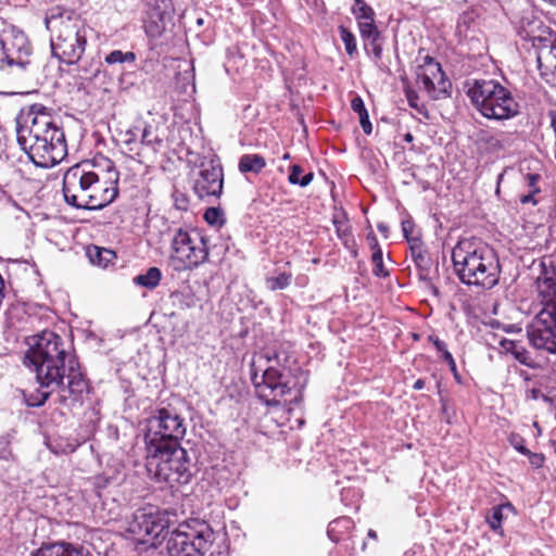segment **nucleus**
<instances>
[{
	"instance_id": "f257e3e1",
	"label": "nucleus",
	"mask_w": 556,
	"mask_h": 556,
	"mask_svg": "<svg viewBox=\"0 0 556 556\" xmlns=\"http://www.w3.org/2000/svg\"><path fill=\"white\" fill-rule=\"evenodd\" d=\"M23 364L35 374L41 390L31 395L29 405L42 406L53 391L59 403L72 407L81 403L89 392L77 358L65 349L63 339L53 331H42L27 339Z\"/></svg>"
},
{
	"instance_id": "f03ea898",
	"label": "nucleus",
	"mask_w": 556,
	"mask_h": 556,
	"mask_svg": "<svg viewBox=\"0 0 556 556\" xmlns=\"http://www.w3.org/2000/svg\"><path fill=\"white\" fill-rule=\"evenodd\" d=\"M17 142L38 167H53L67 155L65 134L59 119L41 104L31 105L24 124H18Z\"/></svg>"
},
{
	"instance_id": "7ed1b4c3",
	"label": "nucleus",
	"mask_w": 556,
	"mask_h": 556,
	"mask_svg": "<svg viewBox=\"0 0 556 556\" xmlns=\"http://www.w3.org/2000/svg\"><path fill=\"white\" fill-rule=\"evenodd\" d=\"M454 270L468 286L492 289L498 283L501 265L495 251L477 238H465L452 250Z\"/></svg>"
},
{
	"instance_id": "20e7f679",
	"label": "nucleus",
	"mask_w": 556,
	"mask_h": 556,
	"mask_svg": "<svg viewBox=\"0 0 556 556\" xmlns=\"http://www.w3.org/2000/svg\"><path fill=\"white\" fill-rule=\"evenodd\" d=\"M536 290L541 311L527 327L530 343L538 350L556 353V269L545 260L539 263Z\"/></svg>"
},
{
	"instance_id": "39448f33",
	"label": "nucleus",
	"mask_w": 556,
	"mask_h": 556,
	"mask_svg": "<svg viewBox=\"0 0 556 556\" xmlns=\"http://www.w3.org/2000/svg\"><path fill=\"white\" fill-rule=\"evenodd\" d=\"M265 359L267 366L260 368L262 375H258V368L255 363L251 366V380L255 389L256 396L268 406H278L280 400L293 389H296V393L301 395L303 388L307 382L306 375L300 369L296 370L300 374V378L295 382H291L285 369L276 367L279 365L278 354L273 352L260 355L258 362Z\"/></svg>"
},
{
	"instance_id": "423d86ee",
	"label": "nucleus",
	"mask_w": 556,
	"mask_h": 556,
	"mask_svg": "<svg viewBox=\"0 0 556 556\" xmlns=\"http://www.w3.org/2000/svg\"><path fill=\"white\" fill-rule=\"evenodd\" d=\"M467 96L484 117L507 121L519 115L520 105L511 91L494 79H475L467 83Z\"/></svg>"
},
{
	"instance_id": "0eeeda50",
	"label": "nucleus",
	"mask_w": 556,
	"mask_h": 556,
	"mask_svg": "<svg viewBox=\"0 0 556 556\" xmlns=\"http://www.w3.org/2000/svg\"><path fill=\"white\" fill-rule=\"evenodd\" d=\"M146 469L152 480L170 485L187 484L192 477L188 452L181 444L146 452Z\"/></svg>"
},
{
	"instance_id": "6e6552de",
	"label": "nucleus",
	"mask_w": 556,
	"mask_h": 556,
	"mask_svg": "<svg viewBox=\"0 0 556 556\" xmlns=\"http://www.w3.org/2000/svg\"><path fill=\"white\" fill-rule=\"evenodd\" d=\"M215 532L204 520L190 519L178 525L166 539L167 556H205L212 553Z\"/></svg>"
},
{
	"instance_id": "1a4fd4ad",
	"label": "nucleus",
	"mask_w": 556,
	"mask_h": 556,
	"mask_svg": "<svg viewBox=\"0 0 556 556\" xmlns=\"http://www.w3.org/2000/svg\"><path fill=\"white\" fill-rule=\"evenodd\" d=\"M47 27L52 28L51 49L54 56L63 63H77L86 48V29L77 17L60 16L47 21Z\"/></svg>"
},
{
	"instance_id": "9d476101",
	"label": "nucleus",
	"mask_w": 556,
	"mask_h": 556,
	"mask_svg": "<svg viewBox=\"0 0 556 556\" xmlns=\"http://www.w3.org/2000/svg\"><path fill=\"white\" fill-rule=\"evenodd\" d=\"M208 238L194 228H176L170 240V262L175 270H192L208 261Z\"/></svg>"
},
{
	"instance_id": "9b49d317",
	"label": "nucleus",
	"mask_w": 556,
	"mask_h": 556,
	"mask_svg": "<svg viewBox=\"0 0 556 556\" xmlns=\"http://www.w3.org/2000/svg\"><path fill=\"white\" fill-rule=\"evenodd\" d=\"M187 431L185 419L173 408H161L148 419L144 434L146 452L163 446H177Z\"/></svg>"
},
{
	"instance_id": "f8f14e48",
	"label": "nucleus",
	"mask_w": 556,
	"mask_h": 556,
	"mask_svg": "<svg viewBox=\"0 0 556 556\" xmlns=\"http://www.w3.org/2000/svg\"><path fill=\"white\" fill-rule=\"evenodd\" d=\"M30 47L25 34L15 27H9L0 34V67L8 66L25 68L29 63Z\"/></svg>"
},
{
	"instance_id": "ddd939ff",
	"label": "nucleus",
	"mask_w": 556,
	"mask_h": 556,
	"mask_svg": "<svg viewBox=\"0 0 556 556\" xmlns=\"http://www.w3.org/2000/svg\"><path fill=\"white\" fill-rule=\"evenodd\" d=\"M96 174L88 169V164H77L65 172L62 190L67 204L80 208Z\"/></svg>"
},
{
	"instance_id": "4468645a",
	"label": "nucleus",
	"mask_w": 556,
	"mask_h": 556,
	"mask_svg": "<svg viewBox=\"0 0 556 556\" xmlns=\"http://www.w3.org/2000/svg\"><path fill=\"white\" fill-rule=\"evenodd\" d=\"M106 172V179L101 178L98 174L94 176V181L91 184L87 199L83 202L80 208L86 210H101L112 203L118 194V179L119 174L109 162Z\"/></svg>"
},
{
	"instance_id": "2eb2a0df",
	"label": "nucleus",
	"mask_w": 556,
	"mask_h": 556,
	"mask_svg": "<svg viewBox=\"0 0 556 556\" xmlns=\"http://www.w3.org/2000/svg\"><path fill=\"white\" fill-rule=\"evenodd\" d=\"M416 76L417 83L431 98L440 99L448 93L451 81L445 77L440 63L432 56L422 58V63L416 68Z\"/></svg>"
},
{
	"instance_id": "dca6fc26",
	"label": "nucleus",
	"mask_w": 556,
	"mask_h": 556,
	"mask_svg": "<svg viewBox=\"0 0 556 556\" xmlns=\"http://www.w3.org/2000/svg\"><path fill=\"white\" fill-rule=\"evenodd\" d=\"M223 168L217 161L202 162L198 177L194 179L193 190L200 199L205 197H219L223 192Z\"/></svg>"
},
{
	"instance_id": "f3484780",
	"label": "nucleus",
	"mask_w": 556,
	"mask_h": 556,
	"mask_svg": "<svg viewBox=\"0 0 556 556\" xmlns=\"http://www.w3.org/2000/svg\"><path fill=\"white\" fill-rule=\"evenodd\" d=\"M152 519V511L138 510L134 514L131 521L128 526V531L142 543H149L148 534L150 521Z\"/></svg>"
},
{
	"instance_id": "a211bd4d",
	"label": "nucleus",
	"mask_w": 556,
	"mask_h": 556,
	"mask_svg": "<svg viewBox=\"0 0 556 556\" xmlns=\"http://www.w3.org/2000/svg\"><path fill=\"white\" fill-rule=\"evenodd\" d=\"M354 522L350 517H340L332 520L328 526V536L333 542H344L352 539Z\"/></svg>"
},
{
	"instance_id": "6ab92c4d",
	"label": "nucleus",
	"mask_w": 556,
	"mask_h": 556,
	"mask_svg": "<svg viewBox=\"0 0 556 556\" xmlns=\"http://www.w3.org/2000/svg\"><path fill=\"white\" fill-rule=\"evenodd\" d=\"M500 345L505 353H510L520 364L532 367L533 359L521 342L501 339Z\"/></svg>"
},
{
	"instance_id": "aec40b11",
	"label": "nucleus",
	"mask_w": 556,
	"mask_h": 556,
	"mask_svg": "<svg viewBox=\"0 0 556 556\" xmlns=\"http://www.w3.org/2000/svg\"><path fill=\"white\" fill-rule=\"evenodd\" d=\"M169 529V520L167 518V511H156L152 513V519L150 521L148 540H152L151 544L155 543L153 540L159 539L165 532H168Z\"/></svg>"
},
{
	"instance_id": "412c9836",
	"label": "nucleus",
	"mask_w": 556,
	"mask_h": 556,
	"mask_svg": "<svg viewBox=\"0 0 556 556\" xmlns=\"http://www.w3.org/2000/svg\"><path fill=\"white\" fill-rule=\"evenodd\" d=\"M144 14L170 18L174 14L172 0H144Z\"/></svg>"
},
{
	"instance_id": "4be33fe9",
	"label": "nucleus",
	"mask_w": 556,
	"mask_h": 556,
	"mask_svg": "<svg viewBox=\"0 0 556 556\" xmlns=\"http://www.w3.org/2000/svg\"><path fill=\"white\" fill-rule=\"evenodd\" d=\"M169 18L153 16L144 14L142 18L143 29L148 37L159 38L163 35L166 28V23Z\"/></svg>"
},
{
	"instance_id": "5701e85b",
	"label": "nucleus",
	"mask_w": 556,
	"mask_h": 556,
	"mask_svg": "<svg viewBox=\"0 0 556 556\" xmlns=\"http://www.w3.org/2000/svg\"><path fill=\"white\" fill-rule=\"evenodd\" d=\"M266 166L265 159L260 154H243L239 160V170L241 173H261Z\"/></svg>"
},
{
	"instance_id": "b1692460",
	"label": "nucleus",
	"mask_w": 556,
	"mask_h": 556,
	"mask_svg": "<svg viewBox=\"0 0 556 556\" xmlns=\"http://www.w3.org/2000/svg\"><path fill=\"white\" fill-rule=\"evenodd\" d=\"M161 279L162 271L160 268L150 267L147 273L134 277L132 281L137 286L152 290L160 285Z\"/></svg>"
},
{
	"instance_id": "393cba45",
	"label": "nucleus",
	"mask_w": 556,
	"mask_h": 556,
	"mask_svg": "<svg viewBox=\"0 0 556 556\" xmlns=\"http://www.w3.org/2000/svg\"><path fill=\"white\" fill-rule=\"evenodd\" d=\"M141 144L147 146L154 152H157L163 146V139L157 134V128L151 124H147L142 129Z\"/></svg>"
},
{
	"instance_id": "a878e982",
	"label": "nucleus",
	"mask_w": 556,
	"mask_h": 556,
	"mask_svg": "<svg viewBox=\"0 0 556 556\" xmlns=\"http://www.w3.org/2000/svg\"><path fill=\"white\" fill-rule=\"evenodd\" d=\"M514 511V507L510 503L497 505L492 507L489 515L486 516V522L490 528L494 531H497L502 528V521L504 519V511Z\"/></svg>"
},
{
	"instance_id": "bb28decb",
	"label": "nucleus",
	"mask_w": 556,
	"mask_h": 556,
	"mask_svg": "<svg viewBox=\"0 0 556 556\" xmlns=\"http://www.w3.org/2000/svg\"><path fill=\"white\" fill-rule=\"evenodd\" d=\"M292 281L291 273H279L277 276H268L265 278V286L270 291L283 290L290 286Z\"/></svg>"
},
{
	"instance_id": "cd10ccee",
	"label": "nucleus",
	"mask_w": 556,
	"mask_h": 556,
	"mask_svg": "<svg viewBox=\"0 0 556 556\" xmlns=\"http://www.w3.org/2000/svg\"><path fill=\"white\" fill-rule=\"evenodd\" d=\"M409 250L417 269L426 265H432L430 257L422 248L421 240H413V245L409 247Z\"/></svg>"
},
{
	"instance_id": "c85d7f7f",
	"label": "nucleus",
	"mask_w": 556,
	"mask_h": 556,
	"mask_svg": "<svg viewBox=\"0 0 556 556\" xmlns=\"http://www.w3.org/2000/svg\"><path fill=\"white\" fill-rule=\"evenodd\" d=\"M314 174L312 172L303 174V168L300 165L294 164L291 166L288 180L291 185L306 187L312 182Z\"/></svg>"
},
{
	"instance_id": "c756f323",
	"label": "nucleus",
	"mask_w": 556,
	"mask_h": 556,
	"mask_svg": "<svg viewBox=\"0 0 556 556\" xmlns=\"http://www.w3.org/2000/svg\"><path fill=\"white\" fill-rule=\"evenodd\" d=\"M104 61L109 65L135 63L136 54L132 51L123 52L121 50H113L105 55Z\"/></svg>"
},
{
	"instance_id": "7c9ffc66",
	"label": "nucleus",
	"mask_w": 556,
	"mask_h": 556,
	"mask_svg": "<svg viewBox=\"0 0 556 556\" xmlns=\"http://www.w3.org/2000/svg\"><path fill=\"white\" fill-rule=\"evenodd\" d=\"M357 24H358L359 35H361L363 41L371 39V38H380L381 37V34L375 24V17L367 20V21L361 20V22H357Z\"/></svg>"
},
{
	"instance_id": "2f4dec72",
	"label": "nucleus",
	"mask_w": 556,
	"mask_h": 556,
	"mask_svg": "<svg viewBox=\"0 0 556 556\" xmlns=\"http://www.w3.org/2000/svg\"><path fill=\"white\" fill-rule=\"evenodd\" d=\"M352 13L357 22L367 21L375 17L374 10L364 0H354Z\"/></svg>"
},
{
	"instance_id": "473e14b6",
	"label": "nucleus",
	"mask_w": 556,
	"mask_h": 556,
	"mask_svg": "<svg viewBox=\"0 0 556 556\" xmlns=\"http://www.w3.org/2000/svg\"><path fill=\"white\" fill-rule=\"evenodd\" d=\"M89 257L92 263H94L99 266H102V267H106L109 265V263H111L112 260L115 257V254L111 250L100 249V248L96 247L94 253L90 252Z\"/></svg>"
},
{
	"instance_id": "72a5a7b5",
	"label": "nucleus",
	"mask_w": 556,
	"mask_h": 556,
	"mask_svg": "<svg viewBox=\"0 0 556 556\" xmlns=\"http://www.w3.org/2000/svg\"><path fill=\"white\" fill-rule=\"evenodd\" d=\"M339 33L341 40L344 43L345 51L350 56H353L357 51L356 39L352 31H350L343 25L339 26Z\"/></svg>"
},
{
	"instance_id": "f704fd0d",
	"label": "nucleus",
	"mask_w": 556,
	"mask_h": 556,
	"mask_svg": "<svg viewBox=\"0 0 556 556\" xmlns=\"http://www.w3.org/2000/svg\"><path fill=\"white\" fill-rule=\"evenodd\" d=\"M371 262L374 265L372 274L376 277L386 278L387 276H389V271L386 269L384 264H383L381 249H376V251L372 252Z\"/></svg>"
},
{
	"instance_id": "c9c22d12",
	"label": "nucleus",
	"mask_w": 556,
	"mask_h": 556,
	"mask_svg": "<svg viewBox=\"0 0 556 556\" xmlns=\"http://www.w3.org/2000/svg\"><path fill=\"white\" fill-rule=\"evenodd\" d=\"M60 546V554H51L50 556H90L83 547L74 546L65 542H56Z\"/></svg>"
},
{
	"instance_id": "e433bc0d",
	"label": "nucleus",
	"mask_w": 556,
	"mask_h": 556,
	"mask_svg": "<svg viewBox=\"0 0 556 556\" xmlns=\"http://www.w3.org/2000/svg\"><path fill=\"white\" fill-rule=\"evenodd\" d=\"M380 38H371L364 41V48L368 54H371L375 61H379L382 56V45Z\"/></svg>"
},
{
	"instance_id": "4c0bfd02",
	"label": "nucleus",
	"mask_w": 556,
	"mask_h": 556,
	"mask_svg": "<svg viewBox=\"0 0 556 556\" xmlns=\"http://www.w3.org/2000/svg\"><path fill=\"white\" fill-rule=\"evenodd\" d=\"M13 435L8 433L0 438V459L10 462L14 459L12 450L10 448L11 440Z\"/></svg>"
},
{
	"instance_id": "58836bf2",
	"label": "nucleus",
	"mask_w": 556,
	"mask_h": 556,
	"mask_svg": "<svg viewBox=\"0 0 556 556\" xmlns=\"http://www.w3.org/2000/svg\"><path fill=\"white\" fill-rule=\"evenodd\" d=\"M172 299L175 304H178L181 308H190L194 306V298L191 293L174 292Z\"/></svg>"
},
{
	"instance_id": "ea45409f",
	"label": "nucleus",
	"mask_w": 556,
	"mask_h": 556,
	"mask_svg": "<svg viewBox=\"0 0 556 556\" xmlns=\"http://www.w3.org/2000/svg\"><path fill=\"white\" fill-rule=\"evenodd\" d=\"M402 231L409 247L413 245V240H420L419 236L414 233L415 225L412 219H405L402 222Z\"/></svg>"
},
{
	"instance_id": "a19ab883",
	"label": "nucleus",
	"mask_w": 556,
	"mask_h": 556,
	"mask_svg": "<svg viewBox=\"0 0 556 556\" xmlns=\"http://www.w3.org/2000/svg\"><path fill=\"white\" fill-rule=\"evenodd\" d=\"M418 270V278L425 283V287L433 290L437 292V289L434 288L432 283V277H431V265H426L417 269Z\"/></svg>"
},
{
	"instance_id": "79ce46f5",
	"label": "nucleus",
	"mask_w": 556,
	"mask_h": 556,
	"mask_svg": "<svg viewBox=\"0 0 556 556\" xmlns=\"http://www.w3.org/2000/svg\"><path fill=\"white\" fill-rule=\"evenodd\" d=\"M223 213L219 208L216 207H208L204 213V219L210 225H218L223 223Z\"/></svg>"
},
{
	"instance_id": "37998d69",
	"label": "nucleus",
	"mask_w": 556,
	"mask_h": 556,
	"mask_svg": "<svg viewBox=\"0 0 556 556\" xmlns=\"http://www.w3.org/2000/svg\"><path fill=\"white\" fill-rule=\"evenodd\" d=\"M173 200H174V205L177 210L187 211V208L189 206V198L187 197L186 193H184L179 190H175L173 192Z\"/></svg>"
},
{
	"instance_id": "c03bdc74",
	"label": "nucleus",
	"mask_w": 556,
	"mask_h": 556,
	"mask_svg": "<svg viewBox=\"0 0 556 556\" xmlns=\"http://www.w3.org/2000/svg\"><path fill=\"white\" fill-rule=\"evenodd\" d=\"M51 554H60V546L56 543L42 545L35 552L30 554V556H50Z\"/></svg>"
},
{
	"instance_id": "a18cd8bd",
	"label": "nucleus",
	"mask_w": 556,
	"mask_h": 556,
	"mask_svg": "<svg viewBox=\"0 0 556 556\" xmlns=\"http://www.w3.org/2000/svg\"><path fill=\"white\" fill-rule=\"evenodd\" d=\"M358 117H359V124L362 126L363 131L366 135H370L371 131H372V125H371V123L369 121L368 111L363 112L362 114H358Z\"/></svg>"
},
{
	"instance_id": "49530a36",
	"label": "nucleus",
	"mask_w": 556,
	"mask_h": 556,
	"mask_svg": "<svg viewBox=\"0 0 556 556\" xmlns=\"http://www.w3.org/2000/svg\"><path fill=\"white\" fill-rule=\"evenodd\" d=\"M333 223L336 225L338 236L341 239H344L345 240V244H346L348 243V237H351L350 228L348 226L343 225L342 223H340L337 218H334Z\"/></svg>"
},
{
	"instance_id": "de8ad7c7",
	"label": "nucleus",
	"mask_w": 556,
	"mask_h": 556,
	"mask_svg": "<svg viewBox=\"0 0 556 556\" xmlns=\"http://www.w3.org/2000/svg\"><path fill=\"white\" fill-rule=\"evenodd\" d=\"M510 443L511 445L518 451L520 452L521 454L526 455V454H530V450H528L523 444V439L519 435H511L510 438Z\"/></svg>"
},
{
	"instance_id": "09e8293b",
	"label": "nucleus",
	"mask_w": 556,
	"mask_h": 556,
	"mask_svg": "<svg viewBox=\"0 0 556 556\" xmlns=\"http://www.w3.org/2000/svg\"><path fill=\"white\" fill-rule=\"evenodd\" d=\"M351 108L357 114H362L363 112L367 111V109L365 108L364 101L359 96H355L352 99Z\"/></svg>"
},
{
	"instance_id": "8fccbe9b",
	"label": "nucleus",
	"mask_w": 556,
	"mask_h": 556,
	"mask_svg": "<svg viewBox=\"0 0 556 556\" xmlns=\"http://www.w3.org/2000/svg\"><path fill=\"white\" fill-rule=\"evenodd\" d=\"M526 456L529 457V460H530V464L535 467V468H540L543 466V463H544V456L542 454H538V453H532L530 451V454H526Z\"/></svg>"
},
{
	"instance_id": "3c124183",
	"label": "nucleus",
	"mask_w": 556,
	"mask_h": 556,
	"mask_svg": "<svg viewBox=\"0 0 556 556\" xmlns=\"http://www.w3.org/2000/svg\"><path fill=\"white\" fill-rule=\"evenodd\" d=\"M526 179H527L528 186L531 191H533V192L540 191V189L536 187L538 181L540 179V176L538 174H528Z\"/></svg>"
},
{
	"instance_id": "603ef678",
	"label": "nucleus",
	"mask_w": 556,
	"mask_h": 556,
	"mask_svg": "<svg viewBox=\"0 0 556 556\" xmlns=\"http://www.w3.org/2000/svg\"><path fill=\"white\" fill-rule=\"evenodd\" d=\"M125 144L128 147L129 151H132L134 148L131 147V144H135L136 141H137V134L135 130L132 129H129L125 132Z\"/></svg>"
},
{
	"instance_id": "864d4df0",
	"label": "nucleus",
	"mask_w": 556,
	"mask_h": 556,
	"mask_svg": "<svg viewBox=\"0 0 556 556\" xmlns=\"http://www.w3.org/2000/svg\"><path fill=\"white\" fill-rule=\"evenodd\" d=\"M429 341L432 342V344L434 345L435 350L439 353H442L444 350L447 349L446 343L444 341L440 340L438 337L430 336Z\"/></svg>"
},
{
	"instance_id": "5fc2aeb1",
	"label": "nucleus",
	"mask_w": 556,
	"mask_h": 556,
	"mask_svg": "<svg viewBox=\"0 0 556 556\" xmlns=\"http://www.w3.org/2000/svg\"><path fill=\"white\" fill-rule=\"evenodd\" d=\"M406 98H407L409 106H412V108H414V109L419 111L417 93L415 91H413V90H407L406 91Z\"/></svg>"
},
{
	"instance_id": "6e6d98bb",
	"label": "nucleus",
	"mask_w": 556,
	"mask_h": 556,
	"mask_svg": "<svg viewBox=\"0 0 556 556\" xmlns=\"http://www.w3.org/2000/svg\"><path fill=\"white\" fill-rule=\"evenodd\" d=\"M367 240L369 242V247L370 249L372 250V252L376 251V249H381L379 243H378V240H377V237L375 236V233L370 232L368 236H367Z\"/></svg>"
},
{
	"instance_id": "4d7b16f0",
	"label": "nucleus",
	"mask_w": 556,
	"mask_h": 556,
	"mask_svg": "<svg viewBox=\"0 0 556 556\" xmlns=\"http://www.w3.org/2000/svg\"><path fill=\"white\" fill-rule=\"evenodd\" d=\"M536 192H533L530 190V192L528 194H525V195H521L520 197V202L523 203V204H527V203H532V204H535L536 201L534 200V194Z\"/></svg>"
},
{
	"instance_id": "13d9d810",
	"label": "nucleus",
	"mask_w": 556,
	"mask_h": 556,
	"mask_svg": "<svg viewBox=\"0 0 556 556\" xmlns=\"http://www.w3.org/2000/svg\"><path fill=\"white\" fill-rule=\"evenodd\" d=\"M441 357L447 365H454L455 359L447 349L441 353Z\"/></svg>"
},
{
	"instance_id": "bf43d9fd",
	"label": "nucleus",
	"mask_w": 556,
	"mask_h": 556,
	"mask_svg": "<svg viewBox=\"0 0 556 556\" xmlns=\"http://www.w3.org/2000/svg\"><path fill=\"white\" fill-rule=\"evenodd\" d=\"M450 367V370L453 372V376L455 378V380L460 383V376L457 371V366H456V363L454 362V365H448Z\"/></svg>"
},
{
	"instance_id": "052dcab7",
	"label": "nucleus",
	"mask_w": 556,
	"mask_h": 556,
	"mask_svg": "<svg viewBox=\"0 0 556 556\" xmlns=\"http://www.w3.org/2000/svg\"><path fill=\"white\" fill-rule=\"evenodd\" d=\"M424 387H425V380L418 379V380L415 381V383L413 386V389L414 390H421V389H424Z\"/></svg>"
},
{
	"instance_id": "680f3d73",
	"label": "nucleus",
	"mask_w": 556,
	"mask_h": 556,
	"mask_svg": "<svg viewBox=\"0 0 556 556\" xmlns=\"http://www.w3.org/2000/svg\"><path fill=\"white\" fill-rule=\"evenodd\" d=\"M377 228H378V230H379L381 233H383L384 236H387V233H388V231H389V227H388L386 224L380 223V224H378Z\"/></svg>"
},
{
	"instance_id": "e2e57ef3",
	"label": "nucleus",
	"mask_w": 556,
	"mask_h": 556,
	"mask_svg": "<svg viewBox=\"0 0 556 556\" xmlns=\"http://www.w3.org/2000/svg\"><path fill=\"white\" fill-rule=\"evenodd\" d=\"M549 55L554 58L556 63V41L551 47Z\"/></svg>"
},
{
	"instance_id": "0e129e2a",
	"label": "nucleus",
	"mask_w": 556,
	"mask_h": 556,
	"mask_svg": "<svg viewBox=\"0 0 556 556\" xmlns=\"http://www.w3.org/2000/svg\"><path fill=\"white\" fill-rule=\"evenodd\" d=\"M404 140L406 142H412L414 140V136L410 132L404 135Z\"/></svg>"
},
{
	"instance_id": "69168bd1",
	"label": "nucleus",
	"mask_w": 556,
	"mask_h": 556,
	"mask_svg": "<svg viewBox=\"0 0 556 556\" xmlns=\"http://www.w3.org/2000/svg\"><path fill=\"white\" fill-rule=\"evenodd\" d=\"M368 536L370 539L377 540V532L375 530H372V529H369Z\"/></svg>"
},
{
	"instance_id": "338daca9",
	"label": "nucleus",
	"mask_w": 556,
	"mask_h": 556,
	"mask_svg": "<svg viewBox=\"0 0 556 556\" xmlns=\"http://www.w3.org/2000/svg\"><path fill=\"white\" fill-rule=\"evenodd\" d=\"M553 68H554V75H555V78H554V79H555V83H554V84L556 85V63H555V64H553Z\"/></svg>"
},
{
	"instance_id": "774afa93",
	"label": "nucleus",
	"mask_w": 556,
	"mask_h": 556,
	"mask_svg": "<svg viewBox=\"0 0 556 556\" xmlns=\"http://www.w3.org/2000/svg\"><path fill=\"white\" fill-rule=\"evenodd\" d=\"M533 397H536V391L532 390Z\"/></svg>"
}]
</instances>
